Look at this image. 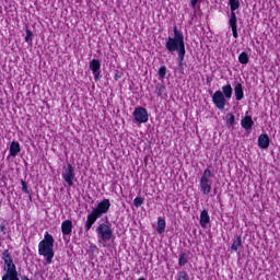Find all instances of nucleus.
Wrapping results in <instances>:
<instances>
[{
    "label": "nucleus",
    "instance_id": "nucleus-33",
    "mask_svg": "<svg viewBox=\"0 0 280 280\" xmlns=\"http://www.w3.org/2000/svg\"><path fill=\"white\" fill-rule=\"evenodd\" d=\"M20 279H21V280H30V278H28L27 276H25V275L20 276Z\"/></svg>",
    "mask_w": 280,
    "mask_h": 280
},
{
    "label": "nucleus",
    "instance_id": "nucleus-26",
    "mask_svg": "<svg viewBox=\"0 0 280 280\" xmlns=\"http://www.w3.org/2000/svg\"><path fill=\"white\" fill-rule=\"evenodd\" d=\"M63 178L68 187H73V182L75 180V176H65Z\"/></svg>",
    "mask_w": 280,
    "mask_h": 280
},
{
    "label": "nucleus",
    "instance_id": "nucleus-36",
    "mask_svg": "<svg viewBox=\"0 0 280 280\" xmlns=\"http://www.w3.org/2000/svg\"><path fill=\"white\" fill-rule=\"evenodd\" d=\"M207 174H209V171H205V176H207Z\"/></svg>",
    "mask_w": 280,
    "mask_h": 280
},
{
    "label": "nucleus",
    "instance_id": "nucleus-35",
    "mask_svg": "<svg viewBox=\"0 0 280 280\" xmlns=\"http://www.w3.org/2000/svg\"><path fill=\"white\" fill-rule=\"evenodd\" d=\"M5 229V225H1L0 230L3 231Z\"/></svg>",
    "mask_w": 280,
    "mask_h": 280
},
{
    "label": "nucleus",
    "instance_id": "nucleus-29",
    "mask_svg": "<svg viewBox=\"0 0 280 280\" xmlns=\"http://www.w3.org/2000/svg\"><path fill=\"white\" fill-rule=\"evenodd\" d=\"M178 280H189V273H187V271H179Z\"/></svg>",
    "mask_w": 280,
    "mask_h": 280
},
{
    "label": "nucleus",
    "instance_id": "nucleus-28",
    "mask_svg": "<svg viewBox=\"0 0 280 280\" xmlns=\"http://www.w3.org/2000/svg\"><path fill=\"white\" fill-rule=\"evenodd\" d=\"M167 74V68L165 66H162L160 69H159V75L160 78L163 80V78H165V75Z\"/></svg>",
    "mask_w": 280,
    "mask_h": 280
},
{
    "label": "nucleus",
    "instance_id": "nucleus-30",
    "mask_svg": "<svg viewBox=\"0 0 280 280\" xmlns=\"http://www.w3.org/2000/svg\"><path fill=\"white\" fill-rule=\"evenodd\" d=\"M33 36L34 34L32 33V31L26 30L25 43H32Z\"/></svg>",
    "mask_w": 280,
    "mask_h": 280
},
{
    "label": "nucleus",
    "instance_id": "nucleus-4",
    "mask_svg": "<svg viewBox=\"0 0 280 280\" xmlns=\"http://www.w3.org/2000/svg\"><path fill=\"white\" fill-rule=\"evenodd\" d=\"M231 97H233V88L231 84H226L222 86V91L218 90L214 92L212 102L219 110H224L226 107V100H231Z\"/></svg>",
    "mask_w": 280,
    "mask_h": 280
},
{
    "label": "nucleus",
    "instance_id": "nucleus-14",
    "mask_svg": "<svg viewBox=\"0 0 280 280\" xmlns=\"http://www.w3.org/2000/svg\"><path fill=\"white\" fill-rule=\"evenodd\" d=\"M234 95H235L236 102H242V100H244V89L242 88V83L235 84Z\"/></svg>",
    "mask_w": 280,
    "mask_h": 280
},
{
    "label": "nucleus",
    "instance_id": "nucleus-22",
    "mask_svg": "<svg viewBox=\"0 0 280 280\" xmlns=\"http://www.w3.org/2000/svg\"><path fill=\"white\" fill-rule=\"evenodd\" d=\"M2 280H21V279H19V271H15L13 273L3 275Z\"/></svg>",
    "mask_w": 280,
    "mask_h": 280
},
{
    "label": "nucleus",
    "instance_id": "nucleus-23",
    "mask_svg": "<svg viewBox=\"0 0 280 280\" xmlns=\"http://www.w3.org/2000/svg\"><path fill=\"white\" fill-rule=\"evenodd\" d=\"M238 62H241V65H248V54L245 51L241 52L238 56Z\"/></svg>",
    "mask_w": 280,
    "mask_h": 280
},
{
    "label": "nucleus",
    "instance_id": "nucleus-25",
    "mask_svg": "<svg viewBox=\"0 0 280 280\" xmlns=\"http://www.w3.org/2000/svg\"><path fill=\"white\" fill-rule=\"evenodd\" d=\"M63 176H73V167L71 166V164H67L65 166V174Z\"/></svg>",
    "mask_w": 280,
    "mask_h": 280
},
{
    "label": "nucleus",
    "instance_id": "nucleus-12",
    "mask_svg": "<svg viewBox=\"0 0 280 280\" xmlns=\"http://www.w3.org/2000/svg\"><path fill=\"white\" fill-rule=\"evenodd\" d=\"M211 222V217L209 215V211L207 209L202 210L200 213V226L201 229H207V224Z\"/></svg>",
    "mask_w": 280,
    "mask_h": 280
},
{
    "label": "nucleus",
    "instance_id": "nucleus-24",
    "mask_svg": "<svg viewBox=\"0 0 280 280\" xmlns=\"http://www.w3.org/2000/svg\"><path fill=\"white\" fill-rule=\"evenodd\" d=\"M20 183L22 185V191L24 194H28L30 200H32V194H30V189L27 188V182H25L24 179H21Z\"/></svg>",
    "mask_w": 280,
    "mask_h": 280
},
{
    "label": "nucleus",
    "instance_id": "nucleus-34",
    "mask_svg": "<svg viewBox=\"0 0 280 280\" xmlns=\"http://www.w3.org/2000/svg\"><path fill=\"white\" fill-rule=\"evenodd\" d=\"M62 280H69V275L66 273V277Z\"/></svg>",
    "mask_w": 280,
    "mask_h": 280
},
{
    "label": "nucleus",
    "instance_id": "nucleus-2",
    "mask_svg": "<svg viewBox=\"0 0 280 280\" xmlns=\"http://www.w3.org/2000/svg\"><path fill=\"white\" fill-rule=\"evenodd\" d=\"M108 209H110V199H103L96 208L92 209V212L88 214V219L85 221L86 233L93 229V224H95L104 213H108Z\"/></svg>",
    "mask_w": 280,
    "mask_h": 280
},
{
    "label": "nucleus",
    "instance_id": "nucleus-11",
    "mask_svg": "<svg viewBox=\"0 0 280 280\" xmlns=\"http://www.w3.org/2000/svg\"><path fill=\"white\" fill-rule=\"evenodd\" d=\"M229 5L231 10L229 20L237 19V15L235 14V10H240V0H229Z\"/></svg>",
    "mask_w": 280,
    "mask_h": 280
},
{
    "label": "nucleus",
    "instance_id": "nucleus-6",
    "mask_svg": "<svg viewBox=\"0 0 280 280\" xmlns=\"http://www.w3.org/2000/svg\"><path fill=\"white\" fill-rule=\"evenodd\" d=\"M96 233L101 242H110L113 240V228H110V224L101 223L97 229Z\"/></svg>",
    "mask_w": 280,
    "mask_h": 280
},
{
    "label": "nucleus",
    "instance_id": "nucleus-10",
    "mask_svg": "<svg viewBox=\"0 0 280 280\" xmlns=\"http://www.w3.org/2000/svg\"><path fill=\"white\" fill-rule=\"evenodd\" d=\"M61 233L62 235H71L73 233V221L65 220L61 223Z\"/></svg>",
    "mask_w": 280,
    "mask_h": 280
},
{
    "label": "nucleus",
    "instance_id": "nucleus-1",
    "mask_svg": "<svg viewBox=\"0 0 280 280\" xmlns=\"http://www.w3.org/2000/svg\"><path fill=\"white\" fill-rule=\"evenodd\" d=\"M174 36L168 37L166 39L165 48L171 54H174V51H177L178 54V61L183 62L185 60V36L183 35V32L178 30V27L174 26L173 28Z\"/></svg>",
    "mask_w": 280,
    "mask_h": 280
},
{
    "label": "nucleus",
    "instance_id": "nucleus-3",
    "mask_svg": "<svg viewBox=\"0 0 280 280\" xmlns=\"http://www.w3.org/2000/svg\"><path fill=\"white\" fill-rule=\"evenodd\" d=\"M54 236L49 232H45L44 238L38 243V255L46 257V264L50 265L54 261Z\"/></svg>",
    "mask_w": 280,
    "mask_h": 280
},
{
    "label": "nucleus",
    "instance_id": "nucleus-32",
    "mask_svg": "<svg viewBox=\"0 0 280 280\" xmlns=\"http://www.w3.org/2000/svg\"><path fill=\"white\" fill-rule=\"evenodd\" d=\"M200 0H190V5L191 8H196V5L198 4Z\"/></svg>",
    "mask_w": 280,
    "mask_h": 280
},
{
    "label": "nucleus",
    "instance_id": "nucleus-7",
    "mask_svg": "<svg viewBox=\"0 0 280 280\" xmlns=\"http://www.w3.org/2000/svg\"><path fill=\"white\" fill-rule=\"evenodd\" d=\"M133 117L138 124H148V120L150 119L148 109L144 107H136L133 110Z\"/></svg>",
    "mask_w": 280,
    "mask_h": 280
},
{
    "label": "nucleus",
    "instance_id": "nucleus-18",
    "mask_svg": "<svg viewBox=\"0 0 280 280\" xmlns=\"http://www.w3.org/2000/svg\"><path fill=\"white\" fill-rule=\"evenodd\" d=\"M240 246H242V236H236V240L233 241L232 245H231V250L232 253H237V250H240Z\"/></svg>",
    "mask_w": 280,
    "mask_h": 280
},
{
    "label": "nucleus",
    "instance_id": "nucleus-21",
    "mask_svg": "<svg viewBox=\"0 0 280 280\" xmlns=\"http://www.w3.org/2000/svg\"><path fill=\"white\" fill-rule=\"evenodd\" d=\"M225 121H226V125H228L229 127L235 126V115H233V114H231V113L226 114V116H225Z\"/></svg>",
    "mask_w": 280,
    "mask_h": 280
},
{
    "label": "nucleus",
    "instance_id": "nucleus-19",
    "mask_svg": "<svg viewBox=\"0 0 280 280\" xmlns=\"http://www.w3.org/2000/svg\"><path fill=\"white\" fill-rule=\"evenodd\" d=\"M229 25L232 30L233 37L237 38V19L229 20Z\"/></svg>",
    "mask_w": 280,
    "mask_h": 280
},
{
    "label": "nucleus",
    "instance_id": "nucleus-31",
    "mask_svg": "<svg viewBox=\"0 0 280 280\" xmlns=\"http://www.w3.org/2000/svg\"><path fill=\"white\" fill-rule=\"evenodd\" d=\"M91 253H100V248H97V245H90Z\"/></svg>",
    "mask_w": 280,
    "mask_h": 280
},
{
    "label": "nucleus",
    "instance_id": "nucleus-20",
    "mask_svg": "<svg viewBox=\"0 0 280 280\" xmlns=\"http://www.w3.org/2000/svg\"><path fill=\"white\" fill-rule=\"evenodd\" d=\"M189 262V260L187 259V254L182 252L179 255H178V266L180 268H183V266H187V264Z\"/></svg>",
    "mask_w": 280,
    "mask_h": 280
},
{
    "label": "nucleus",
    "instance_id": "nucleus-5",
    "mask_svg": "<svg viewBox=\"0 0 280 280\" xmlns=\"http://www.w3.org/2000/svg\"><path fill=\"white\" fill-rule=\"evenodd\" d=\"M1 259L4 264V275H12L16 271V265L14 264V258L12 257V252L10 249H4L1 255Z\"/></svg>",
    "mask_w": 280,
    "mask_h": 280
},
{
    "label": "nucleus",
    "instance_id": "nucleus-16",
    "mask_svg": "<svg viewBox=\"0 0 280 280\" xmlns=\"http://www.w3.org/2000/svg\"><path fill=\"white\" fill-rule=\"evenodd\" d=\"M21 152V144L16 141H12L10 144V154L11 156H16Z\"/></svg>",
    "mask_w": 280,
    "mask_h": 280
},
{
    "label": "nucleus",
    "instance_id": "nucleus-13",
    "mask_svg": "<svg viewBox=\"0 0 280 280\" xmlns=\"http://www.w3.org/2000/svg\"><path fill=\"white\" fill-rule=\"evenodd\" d=\"M258 145L262 150H266L270 147V138L268 137V135L264 133L258 137Z\"/></svg>",
    "mask_w": 280,
    "mask_h": 280
},
{
    "label": "nucleus",
    "instance_id": "nucleus-17",
    "mask_svg": "<svg viewBox=\"0 0 280 280\" xmlns=\"http://www.w3.org/2000/svg\"><path fill=\"white\" fill-rule=\"evenodd\" d=\"M165 226H166L165 219L160 217L158 219V228H156L159 235H163V233H165Z\"/></svg>",
    "mask_w": 280,
    "mask_h": 280
},
{
    "label": "nucleus",
    "instance_id": "nucleus-9",
    "mask_svg": "<svg viewBox=\"0 0 280 280\" xmlns=\"http://www.w3.org/2000/svg\"><path fill=\"white\" fill-rule=\"evenodd\" d=\"M200 187L203 196H209L211 194V180H209V177H201Z\"/></svg>",
    "mask_w": 280,
    "mask_h": 280
},
{
    "label": "nucleus",
    "instance_id": "nucleus-15",
    "mask_svg": "<svg viewBox=\"0 0 280 280\" xmlns=\"http://www.w3.org/2000/svg\"><path fill=\"white\" fill-rule=\"evenodd\" d=\"M254 124H255V122L253 121V117H250V116H245V117L241 120V126H242V128H244V130H252Z\"/></svg>",
    "mask_w": 280,
    "mask_h": 280
},
{
    "label": "nucleus",
    "instance_id": "nucleus-27",
    "mask_svg": "<svg viewBox=\"0 0 280 280\" xmlns=\"http://www.w3.org/2000/svg\"><path fill=\"white\" fill-rule=\"evenodd\" d=\"M143 205V197H136L133 199V206L139 209Z\"/></svg>",
    "mask_w": 280,
    "mask_h": 280
},
{
    "label": "nucleus",
    "instance_id": "nucleus-8",
    "mask_svg": "<svg viewBox=\"0 0 280 280\" xmlns=\"http://www.w3.org/2000/svg\"><path fill=\"white\" fill-rule=\"evenodd\" d=\"M100 69H102V63H100V61L97 59H92L90 61V70L92 71L93 75H94V80L97 82V80H100L101 73L102 71H100Z\"/></svg>",
    "mask_w": 280,
    "mask_h": 280
}]
</instances>
